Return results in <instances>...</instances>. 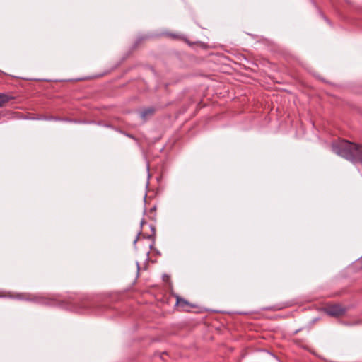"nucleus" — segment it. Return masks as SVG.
<instances>
[{
    "label": "nucleus",
    "mask_w": 362,
    "mask_h": 362,
    "mask_svg": "<svg viewBox=\"0 0 362 362\" xmlns=\"http://www.w3.org/2000/svg\"><path fill=\"white\" fill-rule=\"evenodd\" d=\"M332 149L336 154L354 163L362 164V146L343 140L333 143Z\"/></svg>",
    "instance_id": "nucleus-1"
},
{
    "label": "nucleus",
    "mask_w": 362,
    "mask_h": 362,
    "mask_svg": "<svg viewBox=\"0 0 362 362\" xmlns=\"http://www.w3.org/2000/svg\"><path fill=\"white\" fill-rule=\"evenodd\" d=\"M8 297L11 298H17L20 300H25L28 301H34L42 305H54V301L51 299H48L39 296H32L28 293H18L16 296L11 294H1L0 293V298Z\"/></svg>",
    "instance_id": "nucleus-2"
},
{
    "label": "nucleus",
    "mask_w": 362,
    "mask_h": 362,
    "mask_svg": "<svg viewBox=\"0 0 362 362\" xmlns=\"http://www.w3.org/2000/svg\"><path fill=\"white\" fill-rule=\"evenodd\" d=\"M327 313L329 315L338 317L345 313V310L339 305H333L327 308Z\"/></svg>",
    "instance_id": "nucleus-3"
},
{
    "label": "nucleus",
    "mask_w": 362,
    "mask_h": 362,
    "mask_svg": "<svg viewBox=\"0 0 362 362\" xmlns=\"http://www.w3.org/2000/svg\"><path fill=\"white\" fill-rule=\"evenodd\" d=\"M155 112V109L153 107H147L140 112V117L146 121L148 117H151L153 115Z\"/></svg>",
    "instance_id": "nucleus-4"
},
{
    "label": "nucleus",
    "mask_w": 362,
    "mask_h": 362,
    "mask_svg": "<svg viewBox=\"0 0 362 362\" xmlns=\"http://www.w3.org/2000/svg\"><path fill=\"white\" fill-rule=\"evenodd\" d=\"M177 305L182 308L184 310H187V307H193L187 302L185 299L177 297Z\"/></svg>",
    "instance_id": "nucleus-5"
},
{
    "label": "nucleus",
    "mask_w": 362,
    "mask_h": 362,
    "mask_svg": "<svg viewBox=\"0 0 362 362\" xmlns=\"http://www.w3.org/2000/svg\"><path fill=\"white\" fill-rule=\"evenodd\" d=\"M12 99H13L12 96L5 93H0V107H3L6 103H8Z\"/></svg>",
    "instance_id": "nucleus-6"
},
{
    "label": "nucleus",
    "mask_w": 362,
    "mask_h": 362,
    "mask_svg": "<svg viewBox=\"0 0 362 362\" xmlns=\"http://www.w3.org/2000/svg\"><path fill=\"white\" fill-rule=\"evenodd\" d=\"M49 119H52V120H55V121H62V120H66L65 119H62V118H59V117H50Z\"/></svg>",
    "instance_id": "nucleus-7"
},
{
    "label": "nucleus",
    "mask_w": 362,
    "mask_h": 362,
    "mask_svg": "<svg viewBox=\"0 0 362 362\" xmlns=\"http://www.w3.org/2000/svg\"><path fill=\"white\" fill-rule=\"evenodd\" d=\"M141 232L140 231V232L138 233V235L136 236V239H135V240H134V244H136V242H137V240H138V239H139V235L141 234Z\"/></svg>",
    "instance_id": "nucleus-8"
},
{
    "label": "nucleus",
    "mask_w": 362,
    "mask_h": 362,
    "mask_svg": "<svg viewBox=\"0 0 362 362\" xmlns=\"http://www.w3.org/2000/svg\"><path fill=\"white\" fill-rule=\"evenodd\" d=\"M136 266H137V272H139V271L140 269V267H139V262L136 263Z\"/></svg>",
    "instance_id": "nucleus-9"
},
{
    "label": "nucleus",
    "mask_w": 362,
    "mask_h": 362,
    "mask_svg": "<svg viewBox=\"0 0 362 362\" xmlns=\"http://www.w3.org/2000/svg\"><path fill=\"white\" fill-rule=\"evenodd\" d=\"M144 223V221L142 220L141 222V226H142Z\"/></svg>",
    "instance_id": "nucleus-10"
}]
</instances>
